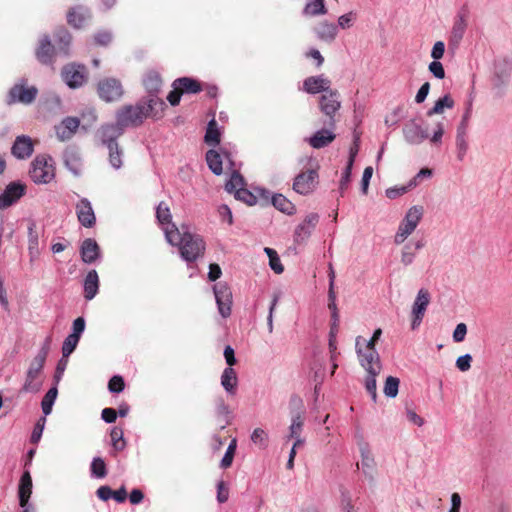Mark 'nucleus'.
<instances>
[{"label":"nucleus","instance_id":"nucleus-61","mask_svg":"<svg viewBox=\"0 0 512 512\" xmlns=\"http://www.w3.org/2000/svg\"><path fill=\"white\" fill-rule=\"evenodd\" d=\"M472 356L470 354H465L457 358L456 367L462 371L466 372L471 368Z\"/></svg>","mask_w":512,"mask_h":512},{"label":"nucleus","instance_id":"nucleus-9","mask_svg":"<svg viewBox=\"0 0 512 512\" xmlns=\"http://www.w3.org/2000/svg\"><path fill=\"white\" fill-rule=\"evenodd\" d=\"M290 407L292 409V423L289 427L288 439L301 437L304 425V405L302 399L298 396L291 397Z\"/></svg>","mask_w":512,"mask_h":512},{"label":"nucleus","instance_id":"nucleus-16","mask_svg":"<svg viewBox=\"0 0 512 512\" xmlns=\"http://www.w3.org/2000/svg\"><path fill=\"white\" fill-rule=\"evenodd\" d=\"M303 90L309 94H317L320 92L324 94L332 90L331 81L323 75L310 76L304 80Z\"/></svg>","mask_w":512,"mask_h":512},{"label":"nucleus","instance_id":"nucleus-22","mask_svg":"<svg viewBox=\"0 0 512 512\" xmlns=\"http://www.w3.org/2000/svg\"><path fill=\"white\" fill-rule=\"evenodd\" d=\"M405 139L411 144H420L428 138L427 131L415 121H411L403 128Z\"/></svg>","mask_w":512,"mask_h":512},{"label":"nucleus","instance_id":"nucleus-58","mask_svg":"<svg viewBox=\"0 0 512 512\" xmlns=\"http://www.w3.org/2000/svg\"><path fill=\"white\" fill-rule=\"evenodd\" d=\"M361 466L365 474H372L374 471L375 462L369 453H362Z\"/></svg>","mask_w":512,"mask_h":512},{"label":"nucleus","instance_id":"nucleus-41","mask_svg":"<svg viewBox=\"0 0 512 512\" xmlns=\"http://www.w3.org/2000/svg\"><path fill=\"white\" fill-rule=\"evenodd\" d=\"M424 245H425V243L423 240H418L417 242H415L414 249L409 244L405 245L403 248V251H402V255H401V262L406 266L410 265L414 260L415 252L417 250L423 248Z\"/></svg>","mask_w":512,"mask_h":512},{"label":"nucleus","instance_id":"nucleus-10","mask_svg":"<svg viewBox=\"0 0 512 512\" xmlns=\"http://www.w3.org/2000/svg\"><path fill=\"white\" fill-rule=\"evenodd\" d=\"M38 94L35 86L28 87L25 80L16 83L9 91V103L20 102L23 104L32 103Z\"/></svg>","mask_w":512,"mask_h":512},{"label":"nucleus","instance_id":"nucleus-59","mask_svg":"<svg viewBox=\"0 0 512 512\" xmlns=\"http://www.w3.org/2000/svg\"><path fill=\"white\" fill-rule=\"evenodd\" d=\"M352 168H353V166H349V164L347 163V165L342 173V177L340 180V187H339L340 191H341V196H343L344 191L348 188V185L350 183Z\"/></svg>","mask_w":512,"mask_h":512},{"label":"nucleus","instance_id":"nucleus-35","mask_svg":"<svg viewBox=\"0 0 512 512\" xmlns=\"http://www.w3.org/2000/svg\"><path fill=\"white\" fill-rule=\"evenodd\" d=\"M272 204L276 209L288 215L295 213V205L282 194L274 195Z\"/></svg>","mask_w":512,"mask_h":512},{"label":"nucleus","instance_id":"nucleus-28","mask_svg":"<svg viewBox=\"0 0 512 512\" xmlns=\"http://www.w3.org/2000/svg\"><path fill=\"white\" fill-rule=\"evenodd\" d=\"M32 494V477L29 471H25L21 478L18 488L19 504L25 507Z\"/></svg>","mask_w":512,"mask_h":512},{"label":"nucleus","instance_id":"nucleus-12","mask_svg":"<svg viewBox=\"0 0 512 512\" xmlns=\"http://www.w3.org/2000/svg\"><path fill=\"white\" fill-rule=\"evenodd\" d=\"M62 77L70 88H79L86 82V68L84 65L68 64L62 70Z\"/></svg>","mask_w":512,"mask_h":512},{"label":"nucleus","instance_id":"nucleus-49","mask_svg":"<svg viewBox=\"0 0 512 512\" xmlns=\"http://www.w3.org/2000/svg\"><path fill=\"white\" fill-rule=\"evenodd\" d=\"M79 340L80 338H78L76 335H68L62 345L63 357H68L75 350Z\"/></svg>","mask_w":512,"mask_h":512},{"label":"nucleus","instance_id":"nucleus-33","mask_svg":"<svg viewBox=\"0 0 512 512\" xmlns=\"http://www.w3.org/2000/svg\"><path fill=\"white\" fill-rule=\"evenodd\" d=\"M319 39L325 42H332L337 35V26L327 21L320 22L315 28Z\"/></svg>","mask_w":512,"mask_h":512},{"label":"nucleus","instance_id":"nucleus-5","mask_svg":"<svg viewBox=\"0 0 512 512\" xmlns=\"http://www.w3.org/2000/svg\"><path fill=\"white\" fill-rule=\"evenodd\" d=\"M49 160L46 155H38L32 161L29 175L35 183L46 184L54 178V167Z\"/></svg>","mask_w":512,"mask_h":512},{"label":"nucleus","instance_id":"nucleus-63","mask_svg":"<svg viewBox=\"0 0 512 512\" xmlns=\"http://www.w3.org/2000/svg\"><path fill=\"white\" fill-rule=\"evenodd\" d=\"M466 334H467L466 324L459 323L453 332V340L457 343L462 342L465 339Z\"/></svg>","mask_w":512,"mask_h":512},{"label":"nucleus","instance_id":"nucleus-17","mask_svg":"<svg viewBox=\"0 0 512 512\" xmlns=\"http://www.w3.org/2000/svg\"><path fill=\"white\" fill-rule=\"evenodd\" d=\"M33 151L34 142L29 136L26 135L16 137L11 148L12 155L18 159L29 158Z\"/></svg>","mask_w":512,"mask_h":512},{"label":"nucleus","instance_id":"nucleus-29","mask_svg":"<svg viewBox=\"0 0 512 512\" xmlns=\"http://www.w3.org/2000/svg\"><path fill=\"white\" fill-rule=\"evenodd\" d=\"M333 129L334 128H329L317 131L310 137L309 144L315 149L326 147L336 138V135L332 131Z\"/></svg>","mask_w":512,"mask_h":512},{"label":"nucleus","instance_id":"nucleus-39","mask_svg":"<svg viewBox=\"0 0 512 512\" xmlns=\"http://www.w3.org/2000/svg\"><path fill=\"white\" fill-rule=\"evenodd\" d=\"M205 142L209 146H216L220 143V132L215 119L209 121L206 134Z\"/></svg>","mask_w":512,"mask_h":512},{"label":"nucleus","instance_id":"nucleus-54","mask_svg":"<svg viewBox=\"0 0 512 512\" xmlns=\"http://www.w3.org/2000/svg\"><path fill=\"white\" fill-rule=\"evenodd\" d=\"M235 198L237 200L243 201L244 203L248 204L249 206H252L256 204V197L246 188H242L238 191H236Z\"/></svg>","mask_w":512,"mask_h":512},{"label":"nucleus","instance_id":"nucleus-7","mask_svg":"<svg viewBox=\"0 0 512 512\" xmlns=\"http://www.w3.org/2000/svg\"><path fill=\"white\" fill-rule=\"evenodd\" d=\"M97 93L105 102L118 101L124 94L121 82L116 78H105L98 82Z\"/></svg>","mask_w":512,"mask_h":512},{"label":"nucleus","instance_id":"nucleus-34","mask_svg":"<svg viewBox=\"0 0 512 512\" xmlns=\"http://www.w3.org/2000/svg\"><path fill=\"white\" fill-rule=\"evenodd\" d=\"M467 131L468 127L465 125H458L457 127V135H456V146L458 150V158L462 160L468 150L467 143Z\"/></svg>","mask_w":512,"mask_h":512},{"label":"nucleus","instance_id":"nucleus-2","mask_svg":"<svg viewBox=\"0 0 512 512\" xmlns=\"http://www.w3.org/2000/svg\"><path fill=\"white\" fill-rule=\"evenodd\" d=\"M167 241L178 246L181 257L187 262H194L204 255L206 244L198 234L187 231L180 232L176 225L172 228H164Z\"/></svg>","mask_w":512,"mask_h":512},{"label":"nucleus","instance_id":"nucleus-56","mask_svg":"<svg viewBox=\"0 0 512 512\" xmlns=\"http://www.w3.org/2000/svg\"><path fill=\"white\" fill-rule=\"evenodd\" d=\"M124 388V379L119 375L113 376L108 382V389L112 393H120L124 390Z\"/></svg>","mask_w":512,"mask_h":512},{"label":"nucleus","instance_id":"nucleus-42","mask_svg":"<svg viewBox=\"0 0 512 512\" xmlns=\"http://www.w3.org/2000/svg\"><path fill=\"white\" fill-rule=\"evenodd\" d=\"M454 106V100L450 95H445L442 98H439L434 106L428 110L427 115L432 116L434 114H441L444 112L445 108L451 109Z\"/></svg>","mask_w":512,"mask_h":512},{"label":"nucleus","instance_id":"nucleus-36","mask_svg":"<svg viewBox=\"0 0 512 512\" xmlns=\"http://www.w3.org/2000/svg\"><path fill=\"white\" fill-rule=\"evenodd\" d=\"M156 217L161 225H167L165 228H172V225H174L171 223L172 215L170 208L164 201L160 202L157 206Z\"/></svg>","mask_w":512,"mask_h":512},{"label":"nucleus","instance_id":"nucleus-44","mask_svg":"<svg viewBox=\"0 0 512 512\" xmlns=\"http://www.w3.org/2000/svg\"><path fill=\"white\" fill-rule=\"evenodd\" d=\"M244 185L243 177L238 172L234 171L230 179L227 181L225 189L229 193L236 194V191L242 189Z\"/></svg>","mask_w":512,"mask_h":512},{"label":"nucleus","instance_id":"nucleus-52","mask_svg":"<svg viewBox=\"0 0 512 512\" xmlns=\"http://www.w3.org/2000/svg\"><path fill=\"white\" fill-rule=\"evenodd\" d=\"M378 374L368 373V376L365 380V388L367 392L371 395L372 400L376 402L377 400V386H376V376Z\"/></svg>","mask_w":512,"mask_h":512},{"label":"nucleus","instance_id":"nucleus-43","mask_svg":"<svg viewBox=\"0 0 512 512\" xmlns=\"http://www.w3.org/2000/svg\"><path fill=\"white\" fill-rule=\"evenodd\" d=\"M415 229H416V227L414 225L406 222L403 219L402 222L400 223L398 231L395 235V238H394L395 243L396 244L403 243L408 238V236H410L413 233V231Z\"/></svg>","mask_w":512,"mask_h":512},{"label":"nucleus","instance_id":"nucleus-21","mask_svg":"<svg viewBox=\"0 0 512 512\" xmlns=\"http://www.w3.org/2000/svg\"><path fill=\"white\" fill-rule=\"evenodd\" d=\"M25 193V186L20 183H10L0 196V207H8L21 198Z\"/></svg>","mask_w":512,"mask_h":512},{"label":"nucleus","instance_id":"nucleus-3","mask_svg":"<svg viewBox=\"0 0 512 512\" xmlns=\"http://www.w3.org/2000/svg\"><path fill=\"white\" fill-rule=\"evenodd\" d=\"M51 341V338L47 337L37 355L30 362L21 392L36 393L41 389L43 384V368L51 348Z\"/></svg>","mask_w":512,"mask_h":512},{"label":"nucleus","instance_id":"nucleus-31","mask_svg":"<svg viewBox=\"0 0 512 512\" xmlns=\"http://www.w3.org/2000/svg\"><path fill=\"white\" fill-rule=\"evenodd\" d=\"M99 289V277L96 270H90L84 280V297L86 300H92Z\"/></svg>","mask_w":512,"mask_h":512},{"label":"nucleus","instance_id":"nucleus-48","mask_svg":"<svg viewBox=\"0 0 512 512\" xmlns=\"http://www.w3.org/2000/svg\"><path fill=\"white\" fill-rule=\"evenodd\" d=\"M423 215V208L421 206H413L406 213L404 220L417 227Z\"/></svg>","mask_w":512,"mask_h":512},{"label":"nucleus","instance_id":"nucleus-32","mask_svg":"<svg viewBox=\"0 0 512 512\" xmlns=\"http://www.w3.org/2000/svg\"><path fill=\"white\" fill-rule=\"evenodd\" d=\"M182 94H197L203 90L201 82L190 77H181L174 81Z\"/></svg>","mask_w":512,"mask_h":512},{"label":"nucleus","instance_id":"nucleus-27","mask_svg":"<svg viewBox=\"0 0 512 512\" xmlns=\"http://www.w3.org/2000/svg\"><path fill=\"white\" fill-rule=\"evenodd\" d=\"M100 248L97 242L92 238H87L82 242L80 253L83 262L91 264L99 257Z\"/></svg>","mask_w":512,"mask_h":512},{"label":"nucleus","instance_id":"nucleus-1","mask_svg":"<svg viewBox=\"0 0 512 512\" xmlns=\"http://www.w3.org/2000/svg\"><path fill=\"white\" fill-rule=\"evenodd\" d=\"M166 107L160 98H149L147 103L125 105L116 113V120L124 129L129 126H139L147 117L160 118Z\"/></svg>","mask_w":512,"mask_h":512},{"label":"nucleus","instance_id":"nucleus-14","mask_svg":"<svg viewBox=\"0 0 512 512\" xmlns=\"http://www.w3.org/2000/svg\"><path fill=\"white\" fill-rule=\"evenodd\" d=\"M359 361L361 366L367 371V373L379 374L381 371V362L378 352L375 348H367L366 352H362V349H357Z\"/></svg>","mask_w":512,"mask_h":512},{"label":"nucleus","instance_id":"nucleus-51","mask_svg":"<svg viewBox=\"0 0 512 512\" xmlns=\"http://www.w3.org/2000/svg\"><path fill=\"white\" fill-rule=\"evenodd\" d=\"M267 438V433L261 428L254 429L251 434V441L262 449L267 447Z\"/></svg>","mask_w":512,"mask_h":512},{"label":"nucleus","instance_id":"nucleus-47","mask_svg":"<svg viewBox=\"0 0 512 512\" xmlns=\"http://www.w3.org/2000/svg\"><path fill=\"white\" fill-rule=\"evenodd\" d=\"M399 379L393 376H389L386 379L385 385H384V394L387 397L394 398L398 394L399 389Z\"/></svg>","mask_w":512,"mask_h":512},{"label":"nucleus","instance_id":"nucleus-38","mask_svg":"<svg viewBox=\"0 0 512 512\" xmlns=\"http://www.w3.org/2000/svg\"><path fill=\"white\" fill-rule=\"evenodd\" d=\"M303 13L306 16H318L326 14L327 9L325 7V0H311L305 5Z\"/></svg>","mask_w":512,"mask_h":512},{"label":"nucleus","instance_id":"nucleus-37","mask_svg":"<svg viewBox=\"0 0 512 512\" xmlns=\"http://www.w3.org/2000/svg\"><path fill=\"white\" fill-rule=\"evenodd\" d=\"M55 39L59 45V49L67 55L72 41L70 32L66 28L60 27L55 31Z\"/></svg>","mask_w":512,"mask_h":512},{"label":"nucleus","instance_id":"nucleus-25","mask_svg":"<svg viewBox=\"0 0 512 512\" xmlns=\"http://www.w3.org/2000/svg\"><path fill=\"white\" fill-rule=\"evenodd\" d=\"M162 84L161 75L157 71H148L143 78V85L151 95L150 98H158L157 94L160 92Z\"/></svg>","mask_w":512,"mask_h":512},{"label":"nucleus","instance_id":"nucleus-40","mask_svg":"<svg viewBox=\"0 0 512 512\" xmlns=\"http://www.w3.org/2000/svg\"><path fill=\"white\" fill-rule=\"evenodd\" d=\"M206 161L210 168V170L216 174L220 175L223 171L222 168V158L220 154L215 150H209L206 153Z\"/></svg>","mask_w":512,"mask_h":512},{"label":"nucleus","instance_id":"nucleus-30","mask_svg":"<svg viewBox=\"0 0 512 512\" xmlns=\"http://www.w3.org/2000/svg\"><path fill=\"white\" fill-rule=\"evenodd\" d=\"M221 385L228 394H236L238 377L236 371L232 367H227L223 370L221 375Z\"/></svg>","mask_w":512,"mask_h":512},{"label":"nucleus","instance_id":"nucleus-26","mask_svg":"<svg viewBox=\"0 0 512 512\" xmlns=\"http://www.w3.org/2000/svg\"><path fill=\"white\" fill-rule=\"evenodd\" d=\"M97 497L102 501H108L113 498L118 503H123L127 499V490L124 486L118 490L113 491L109 486H100L96 491Z\"/></svg>","mask_w":512,"mask_h":512},{"label":"nucleus","instance_id":"nucleus-46","mask_svg":"<svg viewBox=\"0 0 512 512\" xmlns=\"http://www.w3.org/2000/svg\"><path fill=\"white\" fill-rule=\"evenodd\" d=\"M91 473L97 478H104L107 475V468L101 457H95L91 463Z\"/></svg>","mask_w":512,"mask_h":512},{"label":"nucleus","instance_id":"nucleus-50","mask_svg":"<svg viewBox=\"0 0 512 512\" xmlns=\"http://www.w3.org/2000/svg\"><path fill=\"white\" fill-rule=\"evenodd\" d=\"M110 436H111V441H112L113 447L118 451L123 450L125 447V442L123 440L122 429H120L118 427H114L111 430Z\"/></svg>","mask_w":512,"mask_h":512},{"label":"nucleus","instance_id":"nucleus-13","mask_svg":"<svg viewBox=\"0 0 512 512\" xmlns=\"http://www.w3.org/2000/svg\"><path fill=\"white\" fill-rule=\"evenodd\" d=\"M430 303V293L426 289H420L412 306V329H416L425 315Z\"/></svg>","mask_w":512,"mask_h":512},{"label":"nucleus","instance_id":"nucleus-15","mask_svg":"<svg viewBox=\"0 0 512 512\" xmlns=\"http://www.w3.org/2000/svg\"><path fill=\"white\" fill-rule=\"evenodd\" d=\"M78 221L86 228H92L96 223V216L90 201L86 198L80 199L76 206Z\"/></svg>","mask_w":512,"mask_h":512},{"label":"nucleus","instance_id":"nucleus-8","mask_svg":"<svg viewBox=\"0 0 512 512\" xmlns=\"http://www.w3.org/2000/svg\"><path fill=\"white\" fill-rule=\"evenodd\" d=\"M468 18L469 8L468 6L464 5L460 8L455 17L449 37L450 46L457 47L461 40L463 39V36L468 26Z\"/></svg>","mask_w":512,"mask_h":512},{"label":"nucleus","instance_id":"nucleus-62","mask_svg":"<svg viewBox=\"0 0 512 512\" xmlns=\"http://www.w3.org/2000/svg\"><path fill=\"white\" fill-rule=\"evenodd\" d=\"M229 498V489L224 481L217 484V500L219 503H225Z\"/></svg>","mask_w":512,"mask_h":512},{"label":"nucleus","instance_id":"nucleus-18","mask_svg":"<svg viewBox=\"0 0 512 512\" xmlns=\"http://www.w3.org/2000/svg\"><path fill=\"white\" fill-rule=\"evenodd\" d=\"M35 55L40 63L44 65L53 64L55 58V47L52 45L48 35H44L40 39Z\"/></svg>","mask_w":512,"mask_h":512},{"label":"nucleus","instance_id":"nucleus-55","mask_svg":"<svg viewBox=\"0 0 512 512\" xmlns=\"http://www.w3.org/2000/svg\"><path fill=\"white\" fill-rule=\"evenodd\" d=\"M45 423H46L45 417H42L37 421V423L35 424L34 429L32 431V434H31V438H30L31 443L37 444L40 441L43 430H44Z\"/></svg>","mask_w":512,"mask_h":512},{"label":"nucleus","instance_id":"nucleus-20","mask_svg":"<svg viewBox=\"0 0 512 512\" xmlns=\"http://www.w3.org/2000/svg\"><path fill=\"white\" fill-rule=\"evenodd\" d=\"M124 132V127L119 125L118 120H116L115 124H106L103 125L100 129L101 139L104 144L116 148L118 143L116 139L120 137Z\"/></svg>","mask_w":512,"mask_h":512},{"label":"nucleus","instance_id":"nucleus-57","mask_svg":"<svg viewBox=\"0 0 512 512\" xmlns=\"http://www.w3.org/2000/svg\"><path fill=\"white\" fill-rule=\"evenodd\" d=\"M359 148H360V136L358 134H354L353 144L350 147L349 158L347 161L349 166H353L355 158L359 152Z\"/></svg>","mask_w":512,"mask_h":512},{"label":"nucleus","instance_id":"nucleus-24","mask_svg":"<svg viewBox=\"0 0 512 512\" xmlns=\"http://www.w3.org/2000/svg\"><path fill=\"white\" fill-rule=\"evenodd\" d=\"M319 221V216L316 213H311L307 215L304 219V221L299 224L295 230V237L296 240L303 241L307 239L310 235L312 230L315 228Z\"/></svg>","mask_w":512,"mask_h":512},{"label":"nucleus","instance_id":"nucleus-64","mask_svg":"<svg viewBox=\"0 0 512 512\" xmlns=\"http://www.w3.org/2000/svg\"><path fill=\"white\" fill-rule=\"evenodd\" d=\"M172 86H173V90L170 91V93L168 94L167 100L169 101V103L172 106H177L180 103L181 96L183 94L180 91V89L176 85H174V83L172 84Z\"/></svg>","mask_w":512,"mask_h":512},{"label":"nucleus","instance_id":"nucleus-4","mask_svg":"<svg viewBox=\"0 0 512 512\" xmlns=\"http://www.w3.org/2000/svg\"><path fill=\"white\" fill-rule=\"evenodd\" d=\"M318 106L323 115L327 118L325 124L329 128H335L338 121L337 114L341 108L340 93L336 89L322 94L318 100Z\"/></svg>","mask_w":512,"mask_h":512},{"label":"nucleus","instance_id":"nucleus-23","mask_svg":"<svg viewBox=\"0 0 512 512\" xmlns=\"http://www.w3.org/2000/svg\"><path fill=\"white\" fill-rule=\"evenodd\" d=\"M80 121L76 117H66L60 125L56 126V135L59 140H69L77 131Z\"/></svg>","mask_w":512,"mask_h":512},{"label":"nucleus","instance_id":"nucleus-19","mask_svg":"<svg viewBox=\"0 0 512 512\" xmlns=\"http://www.w3.org/2000/svg\"><path fill=\"white\" fill-rule=\"evenodd\" d=\"M90 18L89 10L82 6L72 7L67 12V23L75 29L84 28Z\"/></svg>","mask_w":512,"mask_h":512},{"label":"nucleus","instance_id":"nucleus-11","mask_svg":"<svg viewBox=\"0 0 512 512\" xmlns=\"http://www.w3.org/2000/svg\"><path fill=\"white\" fill-rule=\"evenodd\" d=\"M219 313L227 318L231 314L232 292L230 287L223 282L216 284L213 288Z\"/></svg>","mask_w":512,"mask_h":512},{"label":"nucleus","instance_id":"nucleus-45","mask_svg":"<svg viewBox=\"0 0 512 512\" xmlns=\"http://www.w3.org/2000/svg\"><path fill=\"white\" fill-rule=\"evenodd\" d=\"M57 388L52 387L48 390V392L44 395L42 401H41V407L42 411L45 415H48L52 411V406L54 404V401L57 397Z\"/></svg>","mask_w":512,"mask_h":512},{"label":"nucleus","instance_id":"nucleus-6","mask_svg":"<svg viewBox=\"0 0 512 512\" xmlns=\"http://www.w3.org/2000/svg\"><path fill=\"white\" fill-rule=\"evenodd\" d=\"M319 183L318 167H309L294 178L293 190L301 195L312 193Z\"/></svg>","mask_w":512,"mask_h":512},{"label":"nucleus","instance_id":"nucleus-60","mask_svg":"<svg viewBox=\"0 0 512 512\" xmlns=\"http://www.w3.org/2000/svg\"><path fill=\"white\" fill-rule=\"evenodd\" d=\"M428 69L438 79H443L445 77L444 67L438 60L432 61L429 64Z\"/></svg>","mask_w":512,"mask_h":512},{"label":"nucleus","instance_id":"nucleus-53","mask_svg":"<svg viewBox=\"0 0 512 512\" xmlns=\"http://www.w3.org/2000/svg\"><path fill=\"white\" fill-rule=\"evenodd\" d=\"M107 148L109 149L110 164L114 168L119 169L122 166V160H121L122 152L119 149V145H117L116 148H113L111 146H108Z\"/></svg>","mask_w":512,"mask_h":512}]
</instances>
